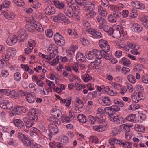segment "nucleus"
Segmentation results:
<instances>
[{"label": "nucleus", "mask_w": 148, "mask_h": 148, "mask_svg": "<svg viewBox=\"0 0 148 148\" xmlns=\"http://www.w3.org/2000/svg\"><path fill=\"white\" fill-rule=\"evenodd\" d=\"M27 111L26 108L23 106H18L16 108L12 107L10 109V116L12 117L17 114L25 113Z\"/></svg>", "instance_id": "f257e3e1"}, {"label": "nucleus", "mask_w": 148, "mask_h": 148, "mask_svg": "<svg viewBox=\"0 0 148 148\" xmlns=\"http://www.w3.org/2000/svg\"><path fill=\"white\" fill-rule=\"evenodd\" d=\"M98 102L104 106H108L111 103L110 99L108 97L106 96L103 97L102 99L100 98L98 99Z\"/></svg>", "instance_id": "f03ea898"}, {"label": "nucleus", "mask_w": 148, "mask_h": 148, "mask_svg": "<svg viewBox=\"0 0 148 148\" xmlns=\"http://www.w3.org/2000/svg\"><path fill=\"white\" fill-rule=\"evenodd\" d=\"M109 119L111 121L114 122L117 124L121 123L123 121L122 117L116 114L112 115V116H110Z\"/></svg>", "instance_id": "7ed1b4c3"}, {"label": "nucleus", "mask_w": 148, "mask_h": 148, "mask_svg": "<svg viewBox=\"0 0 148 148\" xmlns=\"http://www.w3.org/2000/svg\"><path fill=\"white\" fill-rule=\"evenodd\" d=\"M49 130L50 133L52 135H55L58 131V129L57 126L53 123L51 124L48 126Z\"/></svg>", "instance_id": "20e7f679"}, {"label": "nucleus", "mask_w": 148, "mask_h": 148, "mask_svg": "<svg viewBox=\"0 0 148 148\" xmlns=\"http://www.w3.org/2000/svg\"><path fill=\"white\" fill-rule=\"evenodd\" d=\"M17 34L21 38V41H23L24 39L27 38L28 35L26 33V31L24 29H20L17 32Z\"/></svg>", "instance_id": "39448f33"}, {"label": "nucleus", "mask_w": 148, "mask_h": 148, "mask_svg": "<svg viewBox=\"0 0 148 148\" xmlns=\"http://www.w3.org/2000/svg\"><path fill=\"white\" fill-rule=\"evenodd\" d=\"M89 33L95 36L96 38H100L102 36L101 32L97 30L93 29H89Z\"/></svg>", "instance_id": "423d86ee"}, {"label": "nucleus", "mask_w": 148, "mask_h": 148, "mask_svg": "<svg viewBox=\"0 0 148 148\" xmlns=\"http://www.w3.org/2000/svg\"><path fill=\"white\" fill-rule=\"evenodd\" d=\"M142 30V27L137 23H134L132 24L131 27V30L133 32H139Z\"/></svg>", "instance_id": "0eeeda50"}, {"label": "nucleus", "mask_w": 148, "mask_h": 148, "mask_svg": "<svg viewBox=\"0 0 148 148\" xmlns=\"http://www.w3.org/2000/svg\"><path fill=\"white\" fill-rule=\"evenodd\" d=\"M10 123L11 124L13 123L16 127L20 128L22 127L24 125L23 122L18 119H14L12 122H11Z\"/></svg>", "instance_id": "6e6552de"}, {"label": "nucleus", "mask_w": 148, "mask_h": 148, "mask_svg": "<svg viewBox=\"0 0 148 148\" xmlns=\"http://www.w3.org/2000/svg\"><path fill=\"white\" fill-rule=\"evenodd\" d=\"M84 10L86 11L93 10L95 7L93 4L90 3H87L84 6Z\"/></svg>", "instance_id": "1a4fd4ad"}, {"label": "nucleus", "mask_w": 148, "mask_h": 148, "mask_svg": "<svg viewBox=\"0 0 148 148\" xmlns=\"http://www.w3.org/2000/svg\"><path fill=\"white\" fill-rule=\"evenodd\" d=\"M45 13L48 15H51L54 14L56 12L54 8L51 6H48L45 10Z\"/></svg>", "instance_id": "9d476101"}, {"label": "nucleus", "mask_w": 148, "mask_h": 148, "mask_svg": "<svg viewBox=\"0 0 148 148\" xmlns=\"http://www.w3.org/2000/svg\"><path fill=\"white\" fill-rule=\"evenodd\" d=\"M22 143L24 145L26 146H34V147H35L36 146L34 145L32 142L31 140L27 136Z\"/></svg>", "instance_id": "9b49d317"}, {"label": "nucleus", "mask_w": 148, "mask_h": 148, "mask_svg": "<svg viewBox=\"0 0 148 148\" xmlns=\"http://www.w3.org/2000/svg\"><path fill=\"white\" fill-rule=\"evenodd\" d=\"M30 119L36 121L38 120V117L35 110L34 109H32L30 114H29Z\"/></svg>", "instance_id": "f8f14e48"}, {"label": "nucleus", "mask_w": 148, "mask_h": 148, "mask_svg": "<svg viewBox=\"0 0 148 148\" xmlns=\"http://www.w3.org/2000/svg\"><path fill=\"white\" fill-rule=\"evenodd\" d=\"M16 17V15L13 12H10V23H12L11 25H12L13 27L15 26V23L16 22V20L15 19Z\"/></svg>", "instance_id": "ddd939ff"}, {"label": "nucleus", "mask_w": 148, "mask_h": 148, "mask_svg": "<svg viewBox=\"0 0 148 148\" xmlns=\"http://www.w3.org/2000/svg\"><path fill=\"white\" fill-rule=\"evenodd\" d=\"M77 61L79 62H83L85 60V57L83 54L79 52H78L76 56Z\"/></svg>", "instance_id": "4468645a"}, {"label": "nucleus", "mask_w": 148, "mask_h": 148, "mask_svg": "<svg viewBox=\"0 0 148 148\" xmlns=\"http://www.w3.org/2000/svg\"><path fill=\"white\" fill-rule=\"evenodd\" d=\"M34 93L28 94L26 98L27 101L30 103L34 102L35 101V98L34 97Z\"/></svg>", "instance_id": "2eb2a0df"}, {"label": "nucleus", "mask_w": 148, "mask_h": 148, "mask_svg": "<svg viewBox=\"0 0 148 148\" xmlns=\"http://www.w3.org/2000/svg\"><path fill=\"white\" fill-rule=\"evenodd\" d=\"M53 3L57 8L60 9H62L65 6L64 3L63 2H60L58 1L54 0Z\"/></svg>", "instance_id": "dca6fc26"}, {"label": "nucleus", "mask_w": 148, "mask_h": 148, "mask_svg": "<svg viewBox=\"0 0 148 148\" xmlns=\"http://www.w3.org/2000/svg\"><path fill=\"white\" fill-rule=\"evenodd\" d=\"M113 15L116 22L122 16L121 12L117 10H115L113 12Z\"/></svg>", "instance_id": "f3484780"}, {"label": "nucleus", "mask_w": 148, "mask_h": 148, "mask_svg": "<svg viewBox=\"0 0 148 148\" xmlns=\"http://www.w3.org/2000/svg\"><path fill=\"white\" fill-rule=\"evenodd\" d=\"M63 15H64L63 14L59 13L56 16L53 17L54 21L57 22H60L62 21L63 18Z\"/></svg>", "instance_id": "a211bd4d"}, {"label": "nucleus", "mask_w": 148, "mask_h": 148, "mask_svg": "<svg viewBox=\"0 0 148 148\" xmlns=\"http://www.w3.org/2000/svg\"><path fill=\"white\" fill-rule=\"evenodd\" d=\"M111 107H106L104 109L105 112L110 117V116H112V115H113L114 114V111L112 109H111Z\"/></svg>", "instance_id": "6ab92c4d"}, {"label": "nucleus", "mask_w": 148, "mask_h": 148, "mask_svg": "<svg viewBox=\"0 0 148 148\" xmlns=\"http://www.w3.org/2000/svg\"><path fill=\"white\" fill-rule=\"evenodd\" d=\"M131 5L133 7L137 9H140L141 8L142 3H140L138 1H135L132 2Z\"/></svg>", "instance_id": "aec40b11"}, {"label": "nucleus", "mask_w": 148, "mask_h": 148, "mask_svg": "<svg viewBox=\"0 0 148 148\" xmlns=\"http://www.w3.org/2000/svg\"><path fill=\"white\" fill-rule=\"evenodd\" d=\"M3 6L2 5H0V14L2 13V14L4 15L5 18L7 19H9V13L8 11L6 12V11L4 10L3 12Z\"/></svg>", "instance_id": "412c9836"}, {"label": "nucleus", "mask_w": 148, "mask_h": 148, "mask_svg": "<svg viewBox=\"0 0 148 148\" xmlns=\"http://www.w3.org/2000/svg\"><path fill=\"white\" fill-rule=\"evenodd\" d=\"M119 63L121 64H122L125 66L128 67L129 66L130 64V61L125 57L123 58L122 59L119 61Z\"/></svg>", "instance_id": "4be33fe9"}, {"label": "nucleus", "mask_w": 148, "mask_h": 148, "mask_svg": "<svg viewBox=\"0 0 148 148\" xmlns=\"http://www.w3.org/2000/svg\"><path fill=\"white\" fill-rule=\"evenodd\" d=\"M79 121L82 123H85L86 122V116L83 114H79L77 117Z\"/></svg>", "instance_id": "5701e85b"}, {"label": "nucleus", "mask_w": 148, "mask_h": 148, "mask_svg": "<svg viewBox=\"0 0 148 148\" xmlns=\"http://www.w3.org/2000/svg\"><path fill=\"white\" fill-rule=\"evenodd\" d=\"M82 78L85 82H86L91 79L92 78L88 74H86L82 75Z\"/></svg>", "instance_id": "b1692460"}, {"label": "nucleus", "mask_w": 148, "mask_h": 148, "mask_svg": "<svg viewBox=\"0 0 148 148\" xmlns=\"http://www.w3.org/2000/svg\"><path fill=\"white\" fill-rule=\"evenodd\" d=\"M72 10L69 9H65L64 10V13L67 16L71 18L73 16V14L72 13Z\"/></svg>", "instance_id": "393cba45"}, {"label": "nucleus", "mask_w": 148, "mask_h": 148, "mask_svg": "<svg viewBox=\"0 0 148 148\" xmlns=\"http://www.w3.org/2000/svg\"><path fill=\"white\" fill-rule=\"evenodd\" d=\"M33 25L34 28L36 29L37 31L40 32L43 31V29L42 26L39 23H36L35 22V23H34Z\"/></svg>", "instance_id": "a878e982"}, {"label": "nucleus", "mask_w": 148, "mask_h": 148, "mask_svg": "<svg viewBox=\"0 0 148 148\" xmlns=\"http://www.w3.org/2000/svg\"><path fill=\"white\" fill-rule=\"evenodd\" d=\"M53 113L54 116L55 117H59L60 115L62 114L61 112L59 109H55L52 111L51 113Z\"/></svg>", "instance_id": "bb28decb"}, {"label": "nucleus", "mask_w": 148, "mask_h": 148, "mask_svg": "<svg viewBox=\"0 0 148 148\" xmlns=\"http://www.w3.org/2000/svg\"><path fill=\"white\" fill-rule=\"evenodd\" d=\"M89 11L88 13L86 14L87 18L89 19L93 18L96 15L95 12L93 10Z\"/></svg>", "instance_id": "cd10ccee"}, {"label": "nucleus", "mask_w": 148, "mask_h": 148, "mask_svg": "<svg viewBox=\"0 0 148 148\" xmlns=\"http://www.w3.org/2000/svg\"><path fill=\"white\" fill-rule=\"evenodd\" d=\"M27 137L26 136L21 133L19 132L18 134V138L19 140L22 142Z\"/></svg>", "instance_id": "c85d7f7f"}, {"label": "nucleus", "mask_w": 148, "mask_h": 148, "mask_svg": "<svg viewBox=\"0 0 148 148\" xmlns=\"http://www.w3.org/2000/svg\"><path fill=\"white\" fill-rule=\"evenodd\" d=\"M96 19L98 23L101 25L104 24L106 22L105 20L101 16H97Z\"/></svg>", "instance_id": "c756f323"}, {"label": "nucleus", "mask_w": 148, "mask_h": 148, "mask_svg": "<svg viewBox=\"0 0 148 148\" xmlns=\"http://www.w3.org/2000/svg\"><path fill=\"white\" fill-rule=\"evenodd\" d=\"M11 40V42H10V45H12L15 44L17 40V37L15 36H13L12 38L10 39Z\"/></svg>", "instance_id": "7c9ffc66"}, {"label": "nucleus", "mask_w": 148, "mask_h": 148, "mask_svg": "<svg viewBox=\"0 0 148 148\" xmlns=\"http://www.w3.org/2000/svg\"><path fill=\"white\" fill-rule=\"evenodd\" d=\"M101 48L102 49V50L103 52H108L110 49L109 46L108 45L107 43L106 44L103 45L102 46H101Z\"/></svg>", "instance_id": "2f4dec72"}, {"label": "nucleus", "mask_w": 148, "mask_h": 148, "mask_svg": "<svg viewBox=\"0 0 148 148\" xmlns=\"http://www.w3.org/2000/svg\"><path fill=\"white\" fill-rule=\"evenodd\" d=\"M86 56L87 58L90 60L92 59L94 57H95L91 51L87 52L86 53Z\"/></svg>", "instance_id": "473e14b6"}, {"label": "nucleus", "mask_w": 148, "mask_h": 148, "mask_svg": "<svg viewBox=\"0 0 148 148\" xmlns=\"http://www.w3.org/2000/svg\"><path fill=\"white\" fill-rule=\"evenodd\" d=\"M10 95L11 96H10L11 98H13L16 99L18 97V94L16 92H15L14 90H12L10 92Z\"/></svg>", "instance_id": "72a5a7b5"}, {"label": "nucleus", "mask_w": 148, "mask_h": 148, "mask_svg": "<svg viewBox=\"0 0 148 148\" xmlns=\"http://www.w3.org/2000/svg\"><path fill=\"white\" fill-rule=\"evenodd\" d=\"M62 122L64 123H68L70 121V117L66 116L64 115V117L62 116Z\"/></svg>", "instance_id": "f704fd0d"}, {"label": "nucleus", "mask_w": 148, "mask_h": 148, "mask_svg": "<svg viewBox=\"0 0 148 148\" xmlns=\"http://www.w3.org/2000/svg\"><path fill=\"white\" fill-rule=\"evenodd\" d=\"M0 94L8 96L9 95V90L7 89H0Z\"/></svg>", "instance_id": "c9c22d12"}, {"label": "nucleus", "mask_w": 148, "mask_h": 148, "mask_svg": "<svg viewBox=\"0 0 148 148\" xmlns=\"http://www.w3.org/2000/svg\"><path fill=\"white\" fill-rule=\"evenodd\" d=\"M75 2L79 5L82 6L86 3V0H75Z\"/></svg>", "instance_id": "e433bc0d"}, {"label": "nucleus", "mask_w": 148, "mask_h": 148, "mask_svg": "<svg viewBox=\"0 0 148 148\" xmlns=\"http://www.w3.org/2000/svg\"><path fill=\"white\" fill-rule=\"evenodd\" d=\"M147 17L142 18L141 19V21L142 22L143 25L146 27H147L148 25V19Z\"/></svg>", "instance_id": "4c0bfd02"}, {"label": "nucleus", "mask_w": 148, "mask_h": 148, "mask_svg": "<svg viewBox=\"0 0 148 148\" xmlns=\"http://www.w3.org/2000/svg\"><path fill=\"white\" fill-rule=\"evenodd\" d=\"M128 80L132 83H134L136 82L135 77L132 75H129L127 77Z\"/></svg>", "instance_id": "58836bf2"}, {"label": "nucleus", "mask_w": 148, "mask_h": 148, "mask_svg": "<svg viewBox=\"0 0 148 148\" xmlns=\"http://www.w3.org/2000/svg\"><path fill=\"white\" fill-rule=\"evenodd\" d=\"M59 57V56L58 55L56 58L53 59L52 61L50 62L49 64L52 66H55L56 63H57L58 62Z\"/></svg>", "instance_id": "ea45409f"}, {"label": "nucleus", "mask_w": 148, "mask_h": 148, "mask_svg": "<svg viewBox=\"0 0 148 148\" xmlns=\"http://www.w3.org/2000/svg\"><path fill=\"white\" fill-rule=\"evenodd\" d=\"M135 115L134 114H131L128 115L126 118V119L131 122H134Z\"/></svg>", "instance_id": "a19ab883"}, {"label": "nucleus", "mask_w": 148, "mask_h": 148, "mask_svg": "<svg viewBox=\"0 0 148 148\" xmlns=\"http://www.w3.org/2000/svg\"><path fill=\"white\" fill-rule=\"evenodd\" d=\"M83 24L86 30L89 32V30L92 29L91 28V26L90 23L87 21H84V22Z\"/></svg>", "instance_id": "79ce46f5"}, {"label": "nucleus", "mask_w": 148, "mask_h": 148, "mask_svg": "<svg viewBox=\"0 0 148 148\" xmlns=\"http://www.w3.org/2000/svg\"><path fill=\"white\" fill-rule=\"evenodd\" d=\"M104 127L102 125H100L99 126H93L94 130L96 131L101 132L103 131L102 128Z\"/></svg>", "instance_id": "37998d69"}, {"label": "nucleus", "mask_w": 148, "mask_h": 148, "mask_svg": "<svg viewBox=\"0 0 148 148\" xmlns=\"http://www.w3.org/2000/svg\"><path fill=\"white\" fill-rule=\"evenodd\" d=\"M14 76V79L17 81H20L21 79V75L19 72L15 73Z\"/></svg>", "instance_id": "c03bdc74"}, {"label": "nucleus", "mask_w": 148, "mask_h": 148, "mask_svg": "<svg viewBox=\"0 0 148 148\" xmlns=\"http://www.w3.org/2000/svg\"><path fill=\"white\" fill-rule=\"evenodd\" d=\"M136 95H137V96L139 100H143L145 98V96L143 94L140 92H139L138 93H136Z\"/></svg>", "instance_id": "a18cd8bd"}, {"label": "nucleus", "mask_w": 148, "mask_h": 148, "mask_svg": "<svg viewBox=\"0 0 148 148\" xmlns=\"http://www.w3.org/2000/svg\"><path fill=\"white\" fill-rule=\"evenodd\" d=\"M14 2L16 5L20 7L24 6L25 4L24 1L22 0H18L16 2L14 1Z\"/></svg>", "instance_id": "49530a36"}, {"label": "nucleus", "mask_w": 148, "mask_h": 148, "mask_svg": "<svg viewBox=\"0 0 148 148\" xmlns=\"http://www.w3.org/2000/svg\"><path fill=\"white\" fill-rule=\"evenodd\" d=\"M63 37L58 32H56V34H55L54 37V40L59 39L60 40H62Z\"/></svg>", "instance_id": "de8ad7c7"}, {"label": "nucleus", "mask_w": 148, "mask_h": 148, "mask_svg": "<svg viewBox=\"0 0 148 148\" xmlns=\"http://www.w3.org/2000/svg\"><path fill=\"white\" fill-rule=\"evenodd\" d=\"M9 63L3 59L1 60H0V65L2 67L6 66H7V64Z\"/></svg>", "instance_id": "09e8293b"}, {"label": "nucleus", "mask_w": 148, "mask_h": 148, "mask_svg": "<svg viewBox=\"0 0 148 148\" xmlns=\"http://www.w3.org/2000/svg\"><path fill=\"white\" fill-rule=\"evenodd\" d=\"M40 4L38 2L36 1H34L32 6L34 8H39L40 6Z\"/></svg>", "instance_id": "8fccbe9b"}, {"label": "nucleus", "mask_w": 148, "mask_h": 148, "mask_svg": "<svg viewBox=\"0 0 148 148\" xmlns=\"http://www.w3.org/2000/svg\"><path fill=\"white\" fill-rule=\"evenodd\" d=\"M45 34L49 38L51 37L53 34V31L51 29L47 30Z\"/></svg>", "instance_id": "3c124183"}, {"label": "nucleus", "mask_w": 148, "mask_h": 148, "mask_svg": "<svg viewBox=\"0 0 148 148\" xmlns=\"http://www.w3.org/2000/svg\"><path fill=\"white\" fill-rule=\"evenodd\" d=\"M130 71V69L129 68L124 67H123L121 69L122 72L124 74H126L128 72H129Z\"/></svg>", "instance_id": "603ef678"}, {"label": "nucleus", "mask_w": 148, "mask_h": 148, "mask_svg": "<svg viewBox=\"0 0 148 148\" xmlns=\"http://www.w3.org/2000/svg\"><path fill=\"white\" fill-rule=\"evenodd\" d=\"M1 74L3 77H6L9 75V72L6 70H3L1 72Z\"/></svg>", "instance_id": "864d4df0"}, {"label": "nucleus", "mask_w": 148, "mask_h": 148, "mask_svg": "<svg viewBox=\"0 0 148 148\" xmlns=\"http://www.w3.org/2000/svg\"><path fill=\"white\" fill-rule=\"evenodd\" d=\"M0 107L4 109H8V105L6 103L4 102V101L1 104H0Z\"/></svg>", "instance_id": "5fc2aeb1"}, {"label": "nucleus", "mask_w": 148, "mask_h": 148, "mask_svg": "<svg viewBox=\"0 0 148 148\" xmlns=\"http://www.w3.org/2000/svg\"><path fill=\"white\" fill-rule=\"evenodd\" d=\"M108 19L109 21L111 22L114 23H115L116 22L115 19L114 18V16L113 15L111 14L109 15L108 18Z\"/></svg>", "instance_id": "6e6d98bb"}, {"label": "nucleus", "mask_w": 148, "mask_h": 148, "mask_svg": "<svg viewBox=\"0 0 148 148\" xmlns=\"http://www.w3.org/2000/svg\"><path fill=\"white\" fill-rule=\"evenodd\" d=\"M2 5L3 6V8H8L9 7V3L8 1H4Z\"/></svg>", "instance_id": "4d7b16f0"}, {"label": "nucleus", "mask_w": 148, "mask_h": 148, "mask_svg": "<svg viewBox=\"0 0 148 148\" xmlns=\"http://www.w3.org/2000/svg\"><path fill=\"white\" fill-rule=\"evenodd\" d=\"M25 27L29 31L31 32H33V29L34 28L33 25H26Z\"/></svg>", "instance_id": "13d9d810"}, {"label": "nucleus", "mask_w": 148, "mask_h": 148, "mask_svg": "<svg viewBox=\"0 0 148 148\" xmlns=\"http://www.w3.org/2000/svg\"><path fill=\"white\" fill-rule=\"evenodd\" d=\"M52 52L50 53V56L52 58H53L55 57V56L56 55V53H58V51L56 49H55L54 50H52Z\"/></svg>", "instance_id": "bf43d9fd"}, {"label": "nucleus", "mask_w": 148, "mask_h": 148, "mask_svg": "<svg viewBox=\"0 0 148 148\" xmlns=\"http://www.w3.org/2000/svg\"><path fill=\"white\" fill-rule=\"evenodd\" d=\"M111 107L112 108L111 109H112V110L115 112L119 111L120 110L119 107L116 105H113L111 106Z\"/></svg>", "instance_id": "052dcab7"}, {"label": "nucleus", "mask_w": 148, "mask_h": 148, "mask_svg": "<svg viewBox=\"0 0 148 148\" xmlns=\"http://www.w3.org/2000/svg\"><path fill=\"white\" fill-rule=\"evenodd\" d=\"M88 118L89 119V122L91 124H93L95 123V120L93 116L89 115L88 116Z\"/></svg>", "instance_id": "680f3d73"}, {"label": "nucleus", "mask_w": 148, "mask_h": 148, "mask_svg": "<svg viewBox=\"0 0 148 148\" xmlns=\"http://www.w3.org/2000/svg\"><path fill=\"white\" fill-rule=\"evenodd\" d=\"M56 97L60 100V102L62 103H65L66 102V100L65 99H63L59 95L56 94L55 95Z\"/></svg>", "instance_id": "e2e57ef3"}, {"label": "nucleus", "mask_w": 148, "mask_h": 148, "mask_svg": "<svg viewBox=\"0 0 148 148\" xmlns=\"http://www.w3.org/2000/svg\"><path fill=\"white\" fill-rule=\"evenodd\" d=\"M99 43L100 47H101V45H103L106 44L107 43V41L103 40V39H101L99 41Z\"/></svg>", "instance_id": "0e129e2a"}, {"label": "nucleus", "mask_w": 148, "mask_h": 148, "mask_svg": "<svg viewBox=\"0 0 148 148\" xmlns=\"http://www.w3.org/2000/svg\"><path fill=\"white\" fill-rule=\"evenodd\" d=\"M101 4L104 7H106L108 5V1L107 0H101Z\"/></svg>", "instance_id": "69168bd1"}, {"label": "nucleus", "mask_w": 148, "mask_h": 148, "mask_svg": "<svg viewBox=\"0 0 148 148\" xmlns=\"http://www.w3.org/2000/svg\"><path fill=\"white\" fill-rule=\"evenodd\" d=\"M128 12L127 10H123L122 11V16H123V17H126L128 16Z\"/></svg>", "instance_id": "338daca9"}, {"label": "nucleus", "mask_w": 148, "mask_h": 148, "mask_svg": "<svg viewBox=\"0 0 148 148\" xmlns=\"http://www.w3.org/2000/svg\"><path fill=\"white\" fill-rule=\"evenodd\" d=\"M142 79L143 83L146 84L148 83V78L143 75L142 77Z\"/></svg>", "instance_id": "774afa93"}]
</instances>
